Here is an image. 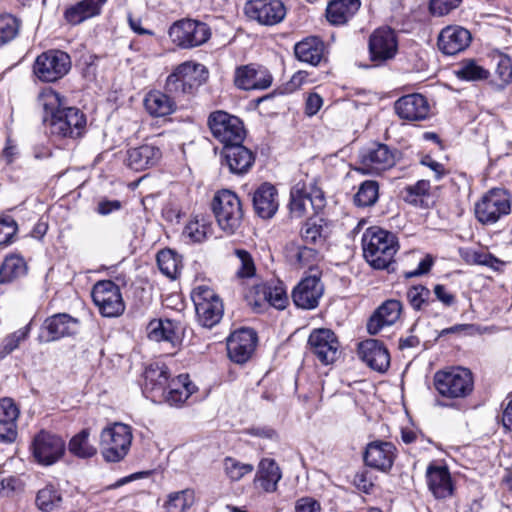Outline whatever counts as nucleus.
<instances>
[{
    "instance_id": "1",
    "label": "nucleus",
    "mask_w": 512,
    "mask_h": 512,
    "mask_svg": "<svg viewBox=\"0 0 512 512\" xmlns=\"http://www.w3.org/2000/svg\"><path fill=\"white\" fill-rule=\"evenodd\" d=\"M44 110L43 122L51 135L58 138H78L83 135L86 117L76 107H66L63 97L51 88L44 89L38 98Z\"/></svg>"
},
{
    "instance_id": "2",
    "label": "nucleus",
    "mask_w": 512,
    "mask_h": 512,
    "mask_svg": "<svg viewBox=\"0 0 512 512\" xmlns=\"http://www.w3.org/2000/svg\"><path fill=\"white\" fill-rule=\"evenodd\" d=\"M363 256L375 269H389L399 249L397 237L390 231L374 226L362 236Z\"/></svg>"
},
{
    "instance_id": "3",
    "label": "nucleus",
    "mask_w": 512,
    "mask_h": 512,
    "mask_svg": "<svg viewBox=\"0 0 512 512\" xmlns=\"http://www.w3.org/2000/svg\"><path fill=\"white\" fill-rule=\"evenodd\" d=\"M133 439L129 425L115 422L100 433V450L106 462H120L128 454Z\"/></svg>"
},
{
    "instance_id": "4",
    "label": "nucleus",
    "mask_w": 512,
    "mask_h": 512,
    "mask_svg": "<svg viewBox=\"0 0 512 512\" xmlns=\"http://www.w3.org/2000/svg\"><path fill=\"white\" fill-rule=\"evenodd\" d=\"M212 209L219 227L233 234L240 227L243 209L239 197L230 190L218 191L212 202Z\"/></svg>"
},
{
    "instance_id": "5",
    "label": "nucleus",
    "mask_w": 512,
    "mask_h": 512,
    "mask_svg": "<svg viewBox=\"0 0 512 512\" xmlns=\"http://www.w3.org/2000/svg\"><path fill=\"white\" fill-rule=\"evenodd\" d=\"M205 66L193 62H184L178 65L167 77L165 91L171 97L190 94L196 86L206 79Z\"/></svg>"
},
{
    "instance_id": "6",
    "label": "nucleus",
    "mask_w": 512,
    "mask_h": 512,
    "mask_svg": "<svg viewBox=\"0 0 512 512\" xmlns=\"http://www.w3.org/2000/svg\"><path fill=\"white\" fill-rule=\"evenodd\" d=\"M473 385L472 373L466 368L438 371L434 375L435 389L446 398H464L472 392Z\"/></svg>"
},
{
    "instance_id": "7",
    "label": "nucleus",
    "mask_w": 512,
    "mask_h": 512,
    "mask_svg": "<svg viewBox=\"0 0 512 512\" xmlns=\"http://www.w3.org/2000/svg\"><path fill=\"white\" fill-rule=\"evenodd\" d=\"M207 123L213 137L221 142L224 148L242 143L245 138L243 122L226 111L217 110L210 113Z\"/></svg>"
},
{
    "instance_id": "8",
    "label": "nucleus",
    "mask_w": 512,
    "mask_h": 512,
    "mask_svg": "<svg viewBox=\"0 0 512 512\" xmlns=\"http://www.w3.org/2000/svg\"><path fill=\"white\" fill-rule=\"evenodd\" d=\"M397 155L398 151L390 149L386 144L372 143L360 150L357 171L380 175L395 165Z\"/></svg>"
},
{
    "instance_id": "9",
    "label": "nucleus",
    "mask_w": 512,
    "mask_h": 512,
    "mask_svg": "<svg viewBox=\"0 0 512 512\" xmlns=\"http://www.w3.org/2000/svg\"><path fill=\"white\" fill-rule=\"evenodd\" d=\"M168 34L176 46L190 49L207 42L211 36V30L204 22L182 19L171 25Z\"/></svg>"
},
{
    "instance_id": "10",
    "label": "nucleus",
    "mask_w": 512,
    "mask_h": 512,
    "mask_svg": "<svg viewBox=\"0 0 512 512\" xmlns=\"http://www.w3.org/2000/svg\"><path fill=\"white\" fill-rule=\"evenodd\" d=\"M71 69V58L64 51L51 49L41 53L35 60L33 72L43 82H55Z\"/></svg>"
},
{
    "instance_id": "11",
    "label": "nucleus",
    "mask_w": 512,
    "mask_h": 512,
    "mask_svg": "<svg viewBox=\"0 0 512 512\" xmlns=\"http://www.w3.org/2000/svg\"><path fill=\"white\" fill-rule=\"evenodd\" d=\"M192 299L201 326L212 328L220 322L224 307L222 300L213 289L207 286H199L194 291Z\"/></svg>"
},
{
    "instance_id": "12",
    "label": "nucleus",
    "mask_w": 512,
    "mask_h": 512,
    "mask_svg": "<svg viewBox=\"0 0 512 512\" xmlns=\"http://www.w3.org/2000/svg\"><path fill=\"white\" fill-rule=\"evenodd\" d=\"M91 296L104 317H118L125 310L120 288L111 280L98 281L93 286Z\"/></svg>"
},
{
    "instance_id": "13",
    "label": "nucleus",
    "mask_w": 512,
    "mask_h": 512,
    "mask_svg": "<svg viewBox=\"0 0 512 512\" xmlns=\"http://www.w3.org/2000/svg\"><path fill=\"white\" fill-rule=\"evenodd\" d=\"M511 210L509 194L500 188L490 190L475 206L476 218L483 224H493Z\"/></svg>"
},
{
    "instance_id": "14",
    "label": "nucleus",
    "mask_w": 512,
    "mask_h": 512,
    "mask_svg": "<svg viewBox=\"0 0 512 512\" xmlns=\"http://www.w3.org/2000/svg\"><path fill=\"white\" fill-rule=\"evenodd\" d=\"M31 449L38 463L52 465L63 456L65 442L60 436L41 430L34 436Z\"/></svg>"
},
{
    "instance_id": "15",
    "label": "nucleus",
    "mask_w": 512,
    "mask_h": 512,
    "mask_svg": "<svg viewBox=\"0 0 512 512\" xmlns=\"http://www.w3.org/2000/svg\"><path fill=\"white\" fill-rule=\"evenodd\" d=\"M308 346L315 357L324 365L331 364L340 355V343L330 329H314L308 338Z\"/></svg>"
},
{
    "instance_id": "16",
    "label": "nucleus",
    "mask_w": 512,
    "mask_h": 512,
    "mask_svg": "<svg viewBox=\"0 0 512 512\" xmlns=\"http://www.w3.org/2000/svg\"><path fill=\"white\" fill-rule=\"evenodd\" d=\"M245 15L261 25L280 23L286 15V7L280 0H249L244 5Z\"/></svg>"
},
{
    "instance_id": "17",
    "label": "nucleus",
    "mask_w": 512,
    "mask_h": 512,
    "mask_svg": "<svg viewBox=\"0 0 512 512\" xmlns=\"http://www.w3.org/2000/svg\"><path fill=\"white\" fill-rule=\"evenodd\" d=\"M257 343V334L253 329L241 328L234 331L227 338V352L229 358L238 364L247 362Z\"/></svg>"
},
{
    "instance_id": "18",
    "label": "nucleus",
    "mask_w": 512,
    "mask_h": 512,
    "mask_svg": "<svg viewBox=\"0 0 512 512\" xmlns=\"http://www.w3.org/2000/svg\"><path fill=\"white\" fill-rule=\"evenodd\" d=\"M396 457L393 443L376 440L367 444L363 459L366 466L387 473L391 470Z\"/></svg>"
},
{
    "instance_id": "19",
    "label": "nucleus",
    "mask_w": 512,
    "mask_h": 512,
    "mask_svg": "<svg viewBox=\"0 0 512 512\" xmlns=\"http://www.w3.org/2000/svg\"><path fill=\"white\" fill-rule=\"evenodd\" d=\"M398 49V42L395 32L389 27L376 29L369 39V52L371 60L385 62L392 59Z\"/></svg>"
},
{
    "instance_id": "20",
    "label": "nucleus",
    "mask_w": 512,
    "mask_h": 512,
    "mask_svg": "<svg viewBox=\"0 0 512 512\" xmlns=\"http://www.w3.org/2000/svg\"><path fill=\"white\" fill-rule=\"evenodd\" d=\"M78 330V319L66 313H59L45 320L40 339L44 342H52L63 337L75 335Z\"/></svg>"
},
{
    "instance_id": "21",
    "label": "nucleus",
    "mask_w": 512,
    "mask_h": 512,
    "mask_svg": "<svg viewBox=\"0 0 512 512\" xmlns=\"http://www.w3.org/2000/svg\"><path fill=\"white\" fill-rule=\"evenodd\" d=\"M234 83L239 89L262 90L271 85L272 75L263 66L249 64L236 69Z\"/></svg>"
},
{
    "instance_id": "22",
    "label": "nucleus",
    "mask_w": 512,
    "mask_h": 512,
    "mask_svg": "<svg viewBox=\"0 0 512 512\" xmlns=\"http://www.w3.org/2000/svg\"><path fill=\"white\" fill-rule=\"evenodd\" d=\"M394 109L396 114L406 121L425 120L430 112L427 99L418 93L402 96L395 102Z\"/></svg>"
},
{
    "instance_id": "23",
    "label": "nucleus",
    "mask_w": 512,
    "mask_h": 512,
    "mask_svg": "<svg viewBox=\"0 0 512 512\" xmlns=\"http://www.w3.org/2000/svg\"><path fill=\"white\" fill-rule=\"evenodd\" d=\"M359 357L372 369L385 372L390 365L387 348L377 339H367L358 344Z\"/></svg>"
},
{
    "instance_id": "24",
    "label": "nucleus",
    "mask_w": 512,
    "mask_h": 512,
    "mask_svg": "<svg viewBox=\"0 0 512 512\" xmlns=\"http://www.w3.org/2000/svg\"><path fill=\"white\" fill-rule=\"evenodd\" d=\"M323 286L316 276L304 278L293 290L292 299L302 309H313L318 305Z\"/></svg>"
},
{
    "instance_id": "25",
    "label": "nucleus",
    "mask_w": 512,
    "mask_h": 512,
    "mask_svg": "<svg viewBox=\"0 0 512 512\" xmlns=\"http://www.w3.org/2000/svg\"><path fill=\"white\" fill-rule=\"evenodd\" d=\"M471 42V33L461 26H447L438 37V47L446 55L465 50Z\"/></svg>"
},
{
    "instance_id": "26",
    "label": "nucleus",
    "mask_w": 512,
    "mask_h": 512,
    "mask_svg": "<svg viewBox=\"0 0 512 512\" xmlns=\"http://www.w3.org/2000/svg\"><path fill=\"white\" fill-rule=\"evenodd\" d=\"M19 413V408L11 398L0 399V442L15 441Z\"/></svg>"
},
{
    "instance_id": "27",
    "label": "nucleus",
    "mask_w": 512,
    "mask_h": 512,
    "mask_svg": "<svg viewBox=\"0 0 512 512\" xmlns=\"http://www.w3.org/2000/svg\"><path fill=\"white\" fill-rule=\"evenodd\" d=\"M253 207L256 214L263 219L272 218L278 210V193L276 188L264 183L253 193Z\"/></svg>"
},
{
    "instance_id": "28",
    "label": "nucleus",
    "mask_w": 512,
    "mask_h": 512,
    "mask_svg": "<svg viewBox=\"0 0 512 512\" xmlns=\"http://www.w3.org/2000/svg\"><path fill=\"white\" fill-rule=\"evenodd\" d=\"M402 303L398 300L385 301L369 318L367 331L371 335L377 334L382 327L393 325L400 317Z\"/></svg>"
},
{
    "instance_id": "29",
    "label": "nucleus",
    "mask_w": 512,
    "mask_h": 512,
    "mask_svg": "<svg viewBox=\"0 0 512 512\" xmlns=\"http://www.w3.org/2000/svg\"><path fill=\"white\" fill-rule=\"evenodd\" d=\"M222 153L229 170L238 175L248 172L255 161L253 152L243 146L242 143L228 145L223 148Z\"/></svg>"
},
{
    "instance_id": "30",
    "label": "nucleus",
    "mask_w": 512,
    "mask_h": 512,
    "mask_svg": "<svg viewBox=\"0 0 512 512\" xmlns=\"http://www.w3.org/2000/svg\"><path fill=\"white\" fill-rule=\"evenodd\" d=\"M195 391L196 386L189 380V376L187 374H180L176 378L170 380L169 384L160 396L170 406H180Z\"/></svg>"
},
{
    "instance_id": "31",
    "label": "nucleus",
    "mask_w": 512,
    "mask_h": 512,
    "mask_svg": "<svg viewBox=\"0 0 512 512\" xmlns=\"http://www.w3.org/2000/svg\"><path fill=\"white\" fill-rule=\"evenodd\" d=\"M333 224L322 217H310L301 228L302 240L307 244L322 246L332 233Z\"/></svg>"
},
{
    "instance_id": "32",
    "label": "nucleus",
    "mask_w": 512,
    "mask_h": 512,
    "mask_svg": "<svg viewBox=\"0 0 512 512\" xmlns=\"http://www.w3.org/2000/svg\"><path fill=\"white\" fill-rule=\"evenodd\" d=\"M162 153L160 149L151 144H143L131 148L127 152V164L135 170L141 171L154 166L160 160Z\"/></svg>"
},
{
    "instance_id": "33",
    "label": "nucleus",
    "mask_w": 512,
    "mask_h": 512,
    "mask_svg": "<svg viewBox=\"0 0 512 512\" xmlns=\"http://www.w3.org/2000/svg\"><path fill=\"white\" fill-rule=\"evenodd\" d=\"M282 477L280 468L274 459L264 458L258 465V471L254 478V484L264 492L272 493L277 489V484Z\"/></svg>"
},
{
    "instance_id": "34",
    "label": "nucleus",
    "mask_w": 512,
    "mask_h": 512,
    "mask_svg": "<svg viewBox=\"0 0 512 512\" xmlns=\"http://www.w3.org/2000/svg\"><path fill=\"white\" fill-rule=\"evenodd\" d=\"M426 477L428 487L436 498L443 499L452 495L451 476L446 467L430 465Z\"/></svg>"
},
{
    "instance_id": "35",
    "label": "nucleus",
    "mask_w": 512,
    "mask_h": 512,
    "mask_svg": "<svg viewBox=\"0 0 512 512\" xmlns=\"http://www.w3.org/2000/svg\"><path fill=\"white\" fill-rule=\"evenodd\" d=\"M107 0H81L68 7L64 12L66 21L78 25L85 20L98 16Z\"/></svg>"
},
{
    "instance_id": "36",
    "label": "nucleus",
    "mask_w": 512,
    "mask_h": 512,
    "mask_svg": "<svg viewBox=\"0 0 512 512\" xmlns=\"http://www.w3.org/2000/svg\"><path fill=\"white\" fill-rule=\"evenodd\" d=\"M359 8V0H333L326 9V17L331 24L342 25L352 18Z\"/></svg>"
},
{
    "instance_id": "37",
    "label": "nucleus",
    "mask_w": 512,
    "mask_h": 512,
    "mask_svg": "<svg viewBox=\"0 0 512 512\" xmlns=\"http://www.w3.org/2000/svg\"><path fill=\"white\" fill-rule=\"evenodd\" d=\"M256 294L269 305L284 309L288 302V296L284 284L279 281H271L255 286Z\"/></svg>"
},
{
    "instance_id": "38",
    "label": "nucleus",
    "mask_w": 512,
    "mask_h": 512,
    "mask_svg": "<svg viewBox=\"0 0 512 512\" xmlns=\"http://www.w3.org/2000/svg\"><path fill=\"white\" fill-rule=\"evenodd\" d=\"M324 44L317 37H308L298 42L294 47L296 58L313 66L320 63L323 57Z\"/></svg>"
},
{
    "instance_id": "39",
    "label": "nucleus",
    "mask_w": 512,
    "mask_h": 512,
    "mask_svg": "<svg viewBox=\"0 0 512 512\" xmlns=\"http://www.w3.org/2000/svg\"><path fill=\"white\" fill-rule=\"evenodd\" d=\"M148 338L156 342H167L175 347L179 344V336L175 324L169 319H154L147 326Z\"/></svg>"
},
{
    "instance_id": "40",
    "label": "nucleus",
    "mask_w": 512,
    "mask_h": 512,
    "mask_svg": "<svg viewBox=\"0 0 512 512\" xmlns=\"http://www.w3.org/2000/svg\"><path fill=\"white\" fill-rule=\"evenodd\" d=\"M147 112L154 117H163L174 112V99L166 92L150 91L144 99Z\"/></svg>"
},
{
    "instance_id": "41",
    "label": "nucleus",
    "mask_w": 512,
    "mask_h": 512,
    "mask_svg": "<svg viewBox=\"0 0 512 512\" xmlns=\"http://www.w3.org/2000/svg\"><path fill=\"white\" fill-rule=\"evenodd\" d=\"M285 255L292 266L303 268L311 265L316 260L317 251L314 248L290 242L285 247Z\"/></svg>"
},
{
    "instance_id": "42",
    "label": "nucleus",
    "mask_w": 512,
    "mask_h": 512,
    "mask_svg": "<svg viewBox=\"0 0 512 512\" xmlns=\"http://www.w3.org/2000/svg\"><path fill=\"white\" fill-rule=\"evenodd\" d=\"M28 267L19 255L7 256L0 267V283H11L27 274Z\"/></svg>"
},
{
    "instance_id": "43",
    "label": "nucleus",
    "mask_w": 512,
    "mask_h": 512,
    "mask_svg": "<svg viewBox=\"0 0 512 512\" xmlns=\"http://www.w3.org/2000/svg\"><path fill=\"white\" fill-rule=\"evenodd\" d=\"M144 377L146 389H150L152 392H160V394L170 382L167 366L158 362L150 364L146 368Z\"/></svg>"
},
{
    "instance_id": "44",
    "label": "nucleus",
    "mask_w": 512,
    "mask_h": 512,
    "mask_svg": "<svg viewBox=\"0 0 512 512\" xmlns=\"http://www.w3.org/2000/svg\"><path fill=\"white\" fill-rule=\"evenodd\" d=\"M13 459L7 460L0 465V495L11 497L21 493L24 489V482L19 476L10 475V468Z\"/></svg>"
},
{
    "instance_id": "45",
    "label": "nucleus",
    "mask_w": 512,
    "mask_h": 512,
    "mask_svg": "<svg viewBox=\"0 0 512 512\" xmlns=\"http://www.w3.org/2000/svg\"><path fill=\"white\" fill-rule=\"evenodd\" d=\"M212 234L211 223L203 216H195L183 229V237L191 243H202Z\"/></svg>"
},
{
    "instance_id": "46",
    "label": "nucleus",
    "mask_w": 512,
    "mask_h": 512,
    "mask_svg": "<svg viewBox=\"0 0 512 512\" xmlns=\"http://www.w3.org/2000/svg\"><path fill=\"white\" fill-rule=\"evenodd\" d=\"M195 503V492L187 488L168 494L163 508L165 512H187Z\"/></svg>"
},
{
    "instance_id": "47",
    "label": "nucleus",
    "mask_w": 512,
    "mask_h": 512,
    "mask_svg": "<svg viewBox=\"0 0 512 512\" xmlns=\"http://www.w3.org/2000/svg\"><path fill=\"white\" fill-rule=\"evenodd\" d=\"M89 436V429H83L78 434L74 435L68 444L69 452L83 459L91 458L96 455L97 449L89 443Z\"/></svg>"
},
{
    "instance_id": "48",
    "label": "nucleus",
    "mask_w": 512,
    "mask_h": 512,
    "mask_svg": "<svg viewBox=\"0 0 512 512\" xmlns=\"http://www.w3.org/2000/svg\"><path fill=\"white\" fill-rule=\"evenodd\" d=\"M35 503L41 511L53 512L60 508L62 504V495L54 485L48 484L38 491Z\"/></svg>"
},
{
    "instance_id": "49",
    "label": "nucleus",
    "mask_w": 512,
    "mask_h": 512,
    "mask_svg": "<svg viewBox=\"0 0 512 512\" xmlns=\"http://www.w3.org/2000/svg\"><path fill=\"white\" fill-rule=\"evenodd\" d=\"M310 206L308 192L304 184H296L290 192L289 210L292 217L301 218Z\"/></svg>"
},
{
    "instance_id": "50",
    "label": "nucleus",
    "mask_w": 512,
    "mask_h": 512,
    "mask_svg": "<svg viewBox=\"0 0 512 512\" xmlns=\"http://www.w3.org/2000/svg\"><path fill=\"white\" fill-rule=\"evenodd\" d=\"M157 264L160 271L171 279H175L180 273V256L171 249H163L158 252Z\"/></svg>"
},
{
    "instance_id": "51",
    "label": "nucleus",
    "mask_w": 512,
    "mask_h": 512,
    "mask_svg": "<svg viewBox=\"0 0 512 512\" xmlns=\"http://www.w3.org/2000/svg\"><path fill=\"white\" fill-rule=\"evenodd\" d=\"M455 75L465 81H479L487 79L489 71L480 66L473 59H465L461 61L454 71Z\"/></svg>"
},
{
    "instance_id": "52",
    "label": "nucleus",
    "mask_w": 512,
    "mask_h": 512,
    "mask_svg": "<svg viewBox=\"0 0 512 512\" xmlns=\"http://www.w3.org/2000/svg\"><path fill=\"white\" fill-rule=\"evenodd\" d=\"M379 197V185L374 180H366L359 186L354 195V203L358 207L373 206Z\"/></svg>"
},
{
    "instance_id": "53",
    "label": "nucleus",
    "mask_w": 512,
    "mask_h": 512,
    "mask_svg": "<svg viewBox=\"0 0 512 512\" xmlns=\"http://www.w3.org/2000/svg\"><path fill=\"white\" fill-rule=\"evenodd\" d=\"M406 298L410 306L415 311H422L424 310L431 301V292L430 290L424 286V285H414L411 286L406 293Z\"/></svg>"
},
{
    "instance_id": "54",
    "label": "nucleus",
    "mask_w": 512,
    "mask_h": 512,
    "mask_svg": "<svg viewBox=\"0 0 512 512\" xmlns=\"http://www.w3.org/2000/svg\"><path fill=\"white\" fill-rule=\"evenodd\" d=\"M29 333L30 325L28 324L6 336L0 346V358H4L16 350L20 343L27 339Z\"/></svg>"
},
{
    "instance_id": "55",
    "label": "nucleus",
    "mask_w": 512,
    "mask_h": 512,
    "mask_svg": "<svg viewBox=\"0 0 512 512\" xmlns=\"http://www.w3.org/2000/svg\"><path fill=\"white\" fill-rule=\"evenodd\" d=\"M223 465L225 473L231 481H239L254 470L252 464L242 463L233 457H226Z\"/></svg>"
},
{
    "instance_id": "56",
    "label": "nucleus",
    "mask_w": 512,
    "mask_h": 512,
    "mask_svg": "<svg viewBox=\"0 0 512 512\" xmlns=\"http://www.w3.org/2000/svg\"><path fill=\"white\" fill-rule=\"evenodd\" d=\"M19 20L10 15H0V45H5L12 41L19 32Z\"/></svg>"
},
{
    "instance_id": "57",
    "label": "nucleus",
    "mask_w": 512,
    "mask_h": 512,
    "mask_svg": "<svg viewBox=\"0 0 512 512\" xmlns=\"http://www.w3.org/2000/svg\"><path fill=\"white\" fill-rule=\"evenodd\" d=\"M467 261L474 264L483 265L499 271L505 265V262L496 258L485 250H473L468 254Z\"/></svg>"
},
{
    "instance_id": "58",
    "label": "nucleus",
    "mask_w": 512,
    "mask_h": 512,
    "mask_svg": "<svg viewBox=\"0 0 512 512\" xmlns=\"http://www.w3.org/2000/svg\"><path fill=\"white\" fill-rule=\"evenodd\" d=\"M429 190L430 182L419 180L416 184L404 188V200L411 204H417L420 197L428 195Z\"/></svg>"
},
{
    "instance_id": "59",
    "label": "nucleus",
    "mask_w": 512,
    "mask_h": 512,
    "mask_svg": "<svg viewBox=\"0 0 512 512\" xmlns=\"http://www.w3.org/2000/svg\"><path fill=\"white\" fill-rule=\"evenodd\" d=\"M235 255L240 261V267L237 276L240 278H251L255 275V264L250 253L244 249H236Z\"/></svg>"
},
{
    "instance_id": "60",
    "label": "nucleus",
    "mask_w": 512,
    "mask_h": 512,
    "mask_svg": "<svg viewBox=\"0 0 512 512\" xmlns=\"http://www.w3.org/2000/svg\"><path fill=\"white\" fill-rule=\"evenodd\" d=\"M17 230V223L11 216L0 217V246L10 244Z\"/></svg>"
},
{
    "instance_id": "61",
    "label": "nucleus",
    "mask_w": 512,
    "mask_h": 512,
    "mask_svg": "<svg viewBox=\"0 0 512 512\" xmlns=\"http://www.w3.org/2000/svg\"><path fill=\"white\" fill-rule=\"evenodd\" d=\"M462 0H430V11L435 16H444L456 9Z\"/></svg>"
},
{
    "instance_id": "62",
    "label": "nucleus",
    "mask_w": 512,
    "mask_h": 512,
    "mask_svg": "<svg viewBox=\"0 0 512 512\" xmlns=\"http://www.w3.org/2000/svg\"><path fill=\"white\" fill-rule=\"evenodd\" d=\"M496 74L504 84L512 80V61L510 57L507 55H500L498 57Z\"/></svg>"
},
{
    "instance_id": "63",
    "label": "nucleus",
    "mask_w": 512,
    "mask_h": 512,
    "mask_svg": "<svg viewBox=\"0 0 512 512\" xmlns=\"http://www.w3.org/2000/svg\"><path fill=\"white\" fill-rule=\"evenodd\" d=\"M296 512H321L320 503L311 498V497H303L296 501L295 504Z\"/></svg>"
},
{
    "instance_id": "64",
    "label": "nucleus",
    "mask_w": 512,
    "mask_h": 512,
    "mask_svg": "<svg viewBox=\"0 0 512 512\" xmlns=\"http://www.w3.org/2000/svg\"><path fill=\"white\" fill-rule=\"evenodd\" d=\"M323 100L317 93H310L306 99L305 113L308 116L315 115L322 107Z\"/></svg>"
}]
</instances>
